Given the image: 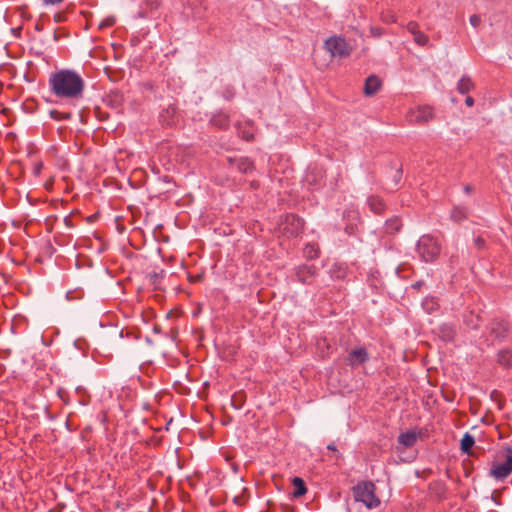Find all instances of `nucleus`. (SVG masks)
I'll return each instance as SVG.
<instances>
[{"instance_id":"ddd939ff","label":"nucleus","mask_w":512,"mask_h":512,"mask_svg":"<svg viewBox=\"0 0 512 512\" xmlns=\"http://www.w3.org/2000/svg\"><path fill=\"white\" fill-rule=\"evenodd\" d=\"M418 434L415 431H406L398 436V442L404 447H412L416 443Z\"/></svg>"},{"instance_id":"39448f33","label":"nucleus","mask_w":512,"mask_h":512,"mask_svg":"<svg viewBox=\"0 0 512 512\" xmlns=\"http://www.w3.org/2000/svg\"><path fill=\"white\" fill-rule=\"evenodd\" d=\"M504 452V461L494 463L491 468L490 474L497 480H503L512 473V447H506Z\"/></svg>"},{"instance_id":"473e14b6","label":"nucleus","mask_w":512,"mask_h":512,"mask_svg":"<svg viewBox=\"0 0 512 512\" xmlns=\"http://www.w3.org/2000/svg\"><path fill=\"white\" fill-rule=\"evenodd\" d=\"M115 20L113 18H106L105 20H103L99 27L100 28H104V27H109V26H112L114 24Z\"/></svg>"},{"instance_id":"a211bd4d","label":"nucleus","mask_w":512,"mask_h":512,"mask_svg":"<svg viewBox=\"0 0 512 512\" xmlns=\"http://www.w3.org/2000/svg\"><path fill=\"white\" fill-rule=\"evenodd\" d=\"M234 163L237 169L242 173H249L254 169L253 162L247 157L235 159Z\"/></svg>"},{"instance_id":"1a4fd4ad","label":"nucleus","mask_w":512,"mask_h":512,"mask_svg":"<svg viewBox=\"0 0 512 512\" xmlns=\"http://www.w3.org/2000/svg\"><path fill=\"white\" fill-rule=\"evenodd\" d=\"M159 120L163 125L172 126L178 120L177 108L173 104H169L166 108L162 109L159 115Z\"/></svg>"},{"instance_id":"7c9ffc66","label":"nucleus","mask_w":512,"mask_h":512,"mask_svg":"<svg viewBox=\"0 0 512 512\" xmlns=\"http://www.w3.org/2000/svg\"><path fill=\"white\" fill-rule=\"evenodd\" d=\"M469 22L473 27L477 28L481 24V18L479 15L473 14L470 16Z\"/></svg>"},{"instance_id":"f704fd0d","label":"nucleus","mask_w":512,"mask_h":512,"mask_svg":"<svg viewBox=\"0 0 512 512\" xmlns=\"http://www.w3.org/2000/svg\"><path fill=\"white\" fill-rule=\"evenodd\" d=\"M63 0H42L45 6L60 4Z\"/></svg>"},{"instance_id":"c85d7f7f","label":"nucleus","mask_w":512,"mask_h":512,"mask_svg":"<svg viewBox=\"0 0 512 512\" xmlns=\"http://www.w3.org/2000/svg\"><path fill=\"white\" fill-rule=\"evenodd\" d=\"M407 30L412 34L414 35L416 32H419V24L415 21H410L407 26H406Z\"/></svg>"},{"instance_id":"0eeeda50","label":"nucleus","mask_w":512,"mask_h":512,"mask_svg":"<svg viewBox=\"0 0 512 512\" xmlns=\"http://www.w3.org/2000/svg\"><path fill=\"white\" fill-rule=\"evenodd\" d=\"M303 220L295 214H287L282 221V230L289 236H297L303 230Z\"/></svg>"},{"instance_id":"6e6552de","label":"nucleus","mask_w":512,"mask_h":512,"mask_svg":"<svg viewBox=\"0 0 512 512\" xmlns=\"http://www.w3.org/2000/svg\"><path fill=\"white\" fill-rule=\"evenodd\" d=\"M297 280L303 284H311L316 277L317 268L315 265L303 264L295 268Z\"/></svg>"},{"instance_id":"412c9836","label":"nucleus","mask_w":512,"mask_h":512,"mask_svg":"<svg viewBox=\"0 0 512 512\" xmlns=\"http://www.w3.org/2000/svg\"><path fill=\"white\" fill-rule=\"evenodd\" d=\"M474 443V437L469 433H465L463 438L461 439V451L463 453L470 454V450L473 447Z\"/></svg>"},{"instance_id":"b1692460","label":"nucleus","mask_w":512,"mask_h":512,"mask_svg":"<svg viewBox=\"0 0 512 512\" xmlns=\"http://www.w3.org/2000/svg\"><path fill=\"white\" fill-rule=\"evenodd\" d=\"M422 307L428 313H432L439 308V304L434 297H426L422 302Z\"/></svg>"},{"instance_id":"cd10ccee","label":"nucleus","mask_w":512,"mask_h":512,"mask_svg":"<svg viewBox=\"0 0 512 512\" xmlns=\"http://www.w3.org/2000/svg\"><path fill=\"white\" fill-rule=\"evenodd\" d=\"M381 19L385 23H396V21H397L396 15L391 11H387V12L383 13L381 16Z\"/></svg>"},{"instance_id":"c756f323","label":"nucleus","mask_w":512,"mask_h":512,"mask_svg":"<svg viewBox=\"0 0 512 512\" xmlns=\"http://www.w3.org/2000/svg\"><path fill=\"white\" fill-rule=\"evenodd\" d=\"M50 114H51V117H52L53 119H55V120H61V119H66V118H69V117H70V115H69V114H65V115H64V114H62L61 112L56 111V110H52V111L50 112Z\"/></svg>"},{"instance_id":"f3484780","label":"nucleus","mask_w":512,"mask_h":512,"mask_svg":"<svg viewBox=\"0 0 512 512\" xmlns=\"http://www.w3.org/2000/svg\"><path fill=\"white\" fill-rule=\"evenodd\" d=\"M474 89V83L469 76H463L457 83V90L461 94H467Z\"/></svg>"},{"instance_id":"4be33fe9","label":"nucleus","mask_w":512,"mask_h":512,"mask_svg":"<svg viewBox=\"0 0 512 512\" xmlns=\"http://www.w3.org/2000/svg\"><path fill=\"white\" fill-rule=\"evenodd\" d=\"M211 124L220 129H224L228 126L229 120L225 114H217L212 117Z\"/></svg>"},{"instance_id":"72a5a7b5","label":"nucleus","mask_w":512,"mask_h":512,"mask_svg":"<svg viewBox=\"0 0 512 512\" xmlns=\"http://www.w3.org/2000/svg\"><path fill=\"white\" fill-rule=\"evenodd\" d=\"M475 245L479 248V249H482L484 246H485V241L483 238L481 237H478L475 239Z\"/></svg>"},{"instance_id":"a878e982","label":"nucleus","mask_w":512,"mask_h":512,"mask_svg":"<svg viewBox=\"0 0 512 512\" xmlns=\"http://www.w3.org/2000/svg\"><path fill=\"white\" fill-rule=\"evenodd\" d=\"M164 271L161 270L160 272H151L148 274V278L151 284L155 286V288L158 287V284L160 282V279L163 277Z\"/></svg>"},{"instance_id":"f257e3e1","label":"nucleus","mask_w":512,"mask_h":512,"mask_svg":"<svg viewBox=\"0 0 512 512\" xmlns=\"http://www.w3.org/2000/svg\"><path fill=\"white\" fill-rule=\"evenodd\" d=\"M49 87L51 92L59 98L79 99L82 97L85 83L77 72L63 69L50 76Z\"/></svg>"},{"instance_id":"aec40b11","label":"nucleus","mask_w":512,"mask_h":512,"mask_svg":"<svg viewBox=\"0 0 512 512\" xmlns=\"http://www.w3.org/2000/svg\"><path fill=\"white\" fill-rule=\"evenodd\" d=\"M468 216V211L463 206H455L451 211V219L455 222H461Z\"/></svg>"},{"instance_id":"4468645a","label":"nucleus","mask_w":512,"mask_h":512,"mask_svg":"<svg viewBox=\"0 0 512 512\" xmlns=\"http://www.w3.org/2000/svg\"><path fill=\"white\" fill-rule=\"evenodd\" d=\"M368 206L370 207V210L374 212L375 214H382L385 210V203L383 200L378 196H371L367 200Z\"/></svg>"},{"instance_id":"f03ea898","label":"nucleus","mask_w":512,"mask_h":512,"mask_svg":"<svg viewBox=\"0 0 512 512\" xmlns=\"http://www.w3.org/2000/svg\"><path fill=\"white\" fill-rule=\"evenodd\" d=\"M376 487L370 481H363L353 487V496L355 501L363 503L368 509L376 508L380 505V500L375 494Z\"/></svg>"},{"instance_id":"2eb2a0df","label":"nucleus","mask_w":512,"mask_h":512,"mask_svg":"<svg viewBox=\"0 0 512 512\" xmlns=\"http://www.w3.org/2000/svg\"><path fill=\"white\" fill-rule=\"evenodd\" d=\"M292 484L294 486V491L292 492V496L294 498H299V497L303 496L304 494H306L307 488H306L305 482L303 481L302 478L294 477L292 479Z\"/></svg>"},{"instance_id":"4c0bfd02","label":"nucleus","mask_w":512,"mask_h":512,"mask_svg":"<svg viewBox=\"0 0 512 512\" xmlns=\"http://www.w3.org/2000/svg\"><path fill=\"white\" fill-rule=\"evenodd\" d=\"M327 449L331 450V451H336V446L334 444H329L327 446Z\"/></svg>"},{"instance_id":"9b49d317","label":"nucleus","mask_w":512,"mask_h":512,"mask_svg":"<svg viewBox=\"0 0 512 512\" xmlns=\"http://www.w3.org/2000/svg\"><path fill=\"white\" fill-rule=\"evenodd\" d=\"M380 87L381 80L375 75H370L365 81L364 93L366 96H373L379 91Z\"/></svg>"},{"instance_id":"20e7f679","label":"nucleus","mask_w":512,"mask_h":512,"mask_svg":"<svg viewBox=\"0 0 512 512\" xmlns=\"http://www.w3.org/2000/svg\"><path fill=\"white\" fill-rule=\"evenodd\" d=\"M325 48L332 57L345 58L352 52L351 45L342 37L332 36L325 41Z\"/></svg>"},{"instance_id":"bb28decb","label":"nucleus","mask_w":512,"mask_h":512,"mask_svg":"<svg viewBox=\"0 0 512 512\" xmlns=\"http://www.w3.org/2000/svg\"><path fill=\"white\" fill-rule=\"evenodd\" d=\"M512 354L508 350L501 351L499 353V362L503 365H509Z\"/></svg>"},{"instance_id":"2f4dec72","label":"nucleus","mask_w":512,"mask_h":512,"mask_svg":"<svg viewBox=\"0 0 512 512\" xmlns=\"http://www.w3.org/2000/svg\"><path fill=\"white\" fill-rule=\"evenodd\" d=\"M370 33L374 37H381L384 34V30L380 27H371Z\"/></svg>"},{"instance_id":"dca6fc26","label":"nucleus","mask_w":512,"mask_h":512,"mask_svg":"<svg viewBox=\"0 0 512 512\" xmlns=\"http://www.w3.org/2000/svg\"><path fill=\"white\" fill-rule=\"evenodd\" d=\"M320 249L317 243H307L303 249V256L307 259H316L319 257Z\"/></svg>"},{"instance_id":"7ed1b4c3","label":"nucleus","mask_w":512,"mask_h":512,"mask_svg":"<svg viewBox=\"0 0 512 512\" xmlns=\"http://www.w3.org/2000/svg\"><path fill=\"white\" fill-rule=\"evenodd\" d=\"M441 252V246L431 235H423L417 242V253L425 262L435 261Z\"/></svg>"},{"instance_id":"ea45409f","label":"nucleus","mask_w":512,"mask_h":512,"mask_svg":"<svg viewBox=\"0 0 512 512\" xmlns=\"http://www.w3.org/2000/svg\"><path fill=\"white\" fill-rule=\"evenodd\" d=\"M465 190H466V192L468 193V192L470 191V187H469V186H466V187H465Z\"/></svg>"},{"instance_id":"423d86ee","label":"nucleus","mask_w":512,"mask_h":512,"mask_svg":"<svg viewBox=\"0 0 512 512\" xmlns=\"http://www.w3.org/2000/svg\"><path fill=\"white\" fill-rule=\"evenodd\" d=\"M434 117L433 108L428 105L417 106L407 112L406 118L410 123L424 124Z\"/></svg>"},{"instance_id":"393cba45","label":"nucleus","mask_w":512,"mask_h":512,"mask_svg":"<svg viewBox=\"0 0 512 512\" xmlns=\"http://www.w3.org/2000/svg\"><path fill=\"white\" fill-rule=\"evenodd\" d=\"M414 42L419 46H426L429 43V37L422 31L413 35Z\"/></svg>"},{"instance_id":"58836bf2","label":"nucleus","mask_w":512,"mask_h":512,"mask_svg":"<svg viewBox=\"0 0 512 512\" xmlns=\"http://www.w3.org/2000/svg\"><path fill=\"white\" fill-rule=\"evenodd\" d=\"M42 167V164H38L36 167H35V173L38 174L40 172V169Z\"/></svg>"},{"instance_id":"6ab92c4d","label":"nucleus","mask_w":512,"mask_h":512,"mask_svg":"<svg viewBox=\"0 0 512 512\" xmlns=\"http://www.w3.org/2000/svg\"><path fill=\"white\" fill-rule=\"evenodd\" d=\"M456 335V328L453 324H443L440 327V336L445 341H452Z\"/></svg>"},{"instance_id":"c9c22d12","label":"nucleus","mask_w":512,"mask_h":512,"mask_svg":"<svg viewBox=\"0 0 512 512\" xmlns=\"http://www.w3.org/2000/svg\"><path fill=\"white\" fill-rule=\"evenodd\" d=\"M202 279V275L201 274H198V275H195V276H189V281L192 282V283H196V282H199L200 280Z\"/></svg>"},{"instance_id":"9d476101","label":"nucleus","mask_w":512,"mask_h":512,"mask_svg":"<svg viewBox=\"0 0 512 512\" xmlns=\"http://www.w3.org/2000/svg\"><path fill=\"white\" fill-rule=\"evenodd\" d=\"M368 353L365 348L353 349L348 355V363L351 366H357L368 360Z\"/></svg>"},{"instance_id":"5701e85b","label":"nucleus","mask_w":512,"mask_h":512,"mask_svg":"<svg viewBox=\"0 0 512 512\" xmlns=\"http://www.w3.org/2000/svg\"><path fill=\"white\" fill-rule=\"evenodd\" d=\"M401 226H402V223H401L400 219L395 217V218H391L386 221L385 229H386V232L393 234V233L398 232L400 230Z\"/></svg>"},{"instance_id":"e433bc0d","label":"nucleus","mask_w":512,"mask_h":512,"mask_svg":"<svg viewBox=\"0 0 512 512\" xmlns=\"http://www.w3.org/2000/svg\"><path fill=\"white\" fill-rule=\"evenodd\" d=\"M465 104L469 107L474 105V99L471 96H467L465 99Z\"/></svg>"},{"instance_id":"f8f14e48","label":"nucleus","mask_w":512,"mask_h":512,"mask_svg":"<svg viewBox=\"0 0 512 512\" xmlns=\"http://www.w3.org/2000/svg\"><path fill=\"white\" fill-rule=\"evenodd\" d=\"M236 128H237V132H238L239 136H241L243 139H245L247 141L253 139L255 129H254L252 122L247 121L243 124L238 123L236 125Z\"/></svg>"}]
</instances>
